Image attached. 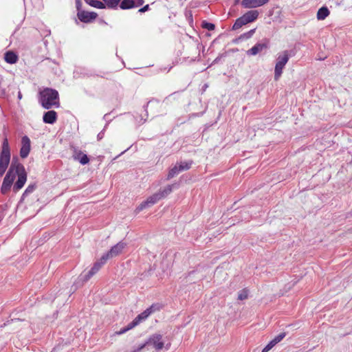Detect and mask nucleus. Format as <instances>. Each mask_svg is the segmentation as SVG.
<instances>
[{
	"instance_id": "b1692460",
	"label": "nucleus",
	"mask_w": 352,
	"mask_h": 352,
	"mask_svg": "<svg viewBox=\"0 0 352 352\" xmlns=\"http://www.w3.org/2000/svg\"><path fill=\"white\" fill-rule=\"evenodd\" d=\"M36 189V184H30L21 196V200H23L26 196L34 192Z\"/></svg>"
},
{
	"instance_id": "0eeeda50",
	"label": "nucleus",
	"mask_w": 352,
	"mask_h": 352,
	"mask_svg": "<svg viewBox=\"0 0 352 352\" xmlns=\"http://www.w3.org/2000/svg\"><path fill=\"white\" fill-rule=\"evenodd\" d=\"M159 308L157 305H153L142 313L139 314L132 322L135 323L137 326L141 321L146 319L152 313L157 310Z\"/></svg>"
},
{
	"instance_id": "aec40b11",
	"label": "nucleus",
	"mask_w": 352,
	"mask_h": 352,
	"mask_svg": "<svg viewBox=\"0 0 352 352\" xmlns=\"http://www.w3.org/2000/svg\"><path fill=\"white\" fill-rule=\"evenodd\" d=\"M135 327V323L131 322L129 324H127L126 327L122 328L120 330L116 331L115 333L117 335H122L127 332L128 331L132 329Z\"/></svg>"
},
{
	"instance_id": "c9c22d12",
	"label": "nucleus",
	"mask_w": 352,
	"mask_h": 352,
	"mask_svg": "<svg viewBox=\"0 0 352 352\" xmlns=\"http://www.w3.org/2000/svg\"><path fill=\"white\" fill-rule=\"evenodd\" d=\"M145 346H146V344H143L140 345V346H138L136 349H134L131 352H140Z\"/></svg>"
},
{
	"instance_id": "bb28decb",
	"label": "nucleus",
	"mask_w": 352,
	"mask_h": 352,
	"mask_svg": "<svg viewBox=\"0 0 352 352\" xmlns=\"http://www.w3.org/2000/svg\"><path fill=\"white\" fill-rule=\"evenodd\" d=\"M104 5H107V6L109 8H117L118 3L117 2V0H102Z\"/></svg>"
},
{
	"instance_id": "4468645a",
	"label": "nucleus",
	"mask_w": 352,
	"mask_h": 352,
	"mask_svg": "<svg viewBox=\"0 0 352 352\" xmlns=\"http://www.w3.org/2000/svg\"><path fill=\"white\" fill-rule=\"evenodd\" d=\"M126 244L123 242H119L114 246H113L111 250L107 252L110 257L112 258L113 257L119 255L123 249L125 248Z\"/></svg>"
},
{
	"instance_id": "5701e85b",
	"label": "nucleus",
	"mask_w": 352,
	"mask_h": 352,
	"mask_svg": "<svg viewBox=\"0 0 352 352\" xmlns=\"http://www.w3.org/2000/svg\"><path fill=\"white\" fill-rule=\"evenodd\" d=\"M179 172H181V170L179 168V166H177V164H176L174 167H173L169 170L168 174V177H167L168 179H170L173 178L176 175H177Z\"/></svg>"
},
{
	"instance_id": "ea45409f",
	"label": "nucleus",
	"mask_w": 352,
	"mask_h": 352,
	"mask_svg": "<svg viewBox=\"0 0 352 352\" xmlns=\"http://www.w3.org/2000/svg\"><path fill=\"white\" fill-rule=\"evenodd\" d=\"M290 52H291V56H292V55H294V53H292V51H291Z\"/></svg>"
},
{
	"instance_id": "dca6fc26",
	"label": "nucleus",
	"mask_w": 352,
	"mask_h": 352,
	"mask_svg": "<svg viewBox=\"0 0 352 352\" xmlns=\"http://www.w3.org/2000/svg\"><path fill=\"white\" fill-rule=\"evenodd\" d=\"M19 57L16 53L12 51H8L4 54V60L10 64H14L18 61Z\"/></svg>"
},
{
	"instance_id": "cd10ccee",
	"label": "nucleus",
	"mask_w": 352,
	"mask_h": 352,
	"mask_svg": "<svg viewBox=\"0 0 352 352\" xmlns=\"http://www.w3.org/2000/svg\"><path fill=\"white\" fill-rule=\"evenodd\" d=\"M201 27L210 31L214 30L215 28V25L214 23H209L206 21H202Z\"/></svg>"
},
{
	"instance_id": "423d86ee",
	"label": "nucleus",
	"mask_w": 352,
	"mask_h": 352,
	"mask_svg": "<svg viewBox=\"0 0 352 352\" xmlns=\"http://www.w3.org/2000/svg\"><path fill=\"white\" fill-rule=\"evenodd\" d=\"M162 199L160 195L157 192L152 195L148 197L146 201H143L140 206L137 208V210L141 211L146 208L150 207L155 204H156L159 200Z\"/></svg>"
},
{
	"instance_id": "412c9836",
	"label": "nucleus",
	"mask_w": 352,
	"mask_h": 352,
	"mask_svg": "<svg viewBox=\"0 0 352 352\" xmlns=\"http://www.w3.org/2000/svg\"><path fill=\"white\" fill-rule=\"evenodd\" d=\"M76 159L78 160L80 163L82 165L87 164L89 162V159L87 157L86 154H82L81 152H80L77 157H76Z\"/></svg>"
},
{
	"instance_id": "a211bd4d",
	"label": "nucleus",
	"mask_w": 352,
	"mask_h": 352,
	"mask_svg": "<svg viewBox=\"0 0 352 352\" xmlns=\"http://www.w3.org/2000/svg\"><path fill=\"white\" fill-rule=\"evenodd\" d=\"M256 29L250 30V31L242 34L240 36L234 41V43H237L239 41L247 40L250 38L255 32Z\"/></svg>"
},
{
	"instance_id": "7c9ffc66",
	"label": "nucleus",
	"mask_w": 352,
	"mask_h": 352,
	"mask_svg": "<svg viewBox=\"0 0 352 352\" xmlns=\"http://www.w3.org/2000/svg\"><path fill=\"white\" fill-rule=\"evenodd\" d=\"M286 336L285 333H280L278 336H276L274 339V342L278 344L279 342H280Z\"/></svg>"
},
{
	"instance_id": "f3484780",
	"label": "nucleus",
	"mask_w": 352,
	"mask_h": 352,
	"mask_svg": "<svg viewBox=\"0 0 352 352\" xmlns=\"http://www.w3.org/2000/svg\"><path fill=\"white\" fill-rule=\"evenodd\" d=\"M330 14L329 9L326 6L320 8L317 12L318 20L325 19Z\"/></svg>"
},
{
	"instance_id": "f8f14e48",
	"label": "nucleus",
	"mask_w": 352,
	"mask_h": 352,
	"mask_svg": "<svg viewBox=\"0 0 352 352\" xmlns=\"http://www.w3.org/2000/svg\"><path fill=\"white\" fill-rule=\"evenodd\" d=\"M102 266V265L99 261H96L94 264V266L86 274L80 275V280H82L83 282L87 281L91 276H93L99 271Z\"/></svg>"
},
{
	"instance_id": "393cba45",
	"label": "nucleus",
	"mask_w": 352,
	"mask_h": 352,
	"mask_svg": "<svg viewBox=\"0 0 352 352\" xmlns=\"http://www.w3.org/2000/svg\"><path fill=\"white\" fill-rule=\"evenodd\" d=\"M89 5L92 7L99 8V9H103L105 8V5L103 2L98 1V0H91L89 2Z\"/></svg>"
},
{
	"instance_id": "7ed1b4c3",
	"label": "nucleus",
	"mask_w": 352,
	"mask_h": 352,
	"mask_svg": "<svg viewBox=\"0 0 352 352\" xmlns=\"http://www.w3.org/2000/svg\"><path fill=\"white\" fill-rule=\"evenodd\" d=\"M10 149L8 140L6 137L3 139L1 151L0 152V177L6 171L10 162Z\"/></svg>"
},
{
	"instance_id": "2eb2a0df",
	"label": "nucleus",
	"mask_w": 352,
	"mask_h": 352,
	"mask_svg": "<svg viewBox=\"0 0 352 352\" xmlns=\"http://www.w3.org/2000/svg\"><path fill=\"white\" fill-rule=\"evenodd\" d=\"M268 47L267 43H256L254 46L247 51L249 56H255L258 53Z\"/></svg>"
},
{
	"instance_id": "4c0bfd02",
	"label": "nucleus",
	"mask_w": 352,
	"mask_h": 352,
	"mask_svg": "<svg viewBox=\"0 0 352 352\" xmlns=\"http://www.w3.org/2000/svg\"><path fill=\"white\" fill-rule=\"evenodd\" d=\"M271 348H272L273 346H274L276 343L274 342V340H271L268 344H267Z\"/></svg>"
},
{
	"instance_id": "c85d7f7f",
	"label": "nucleus",
	"mask_w": 352,
	"mask_h": 352,
	"mask_svg": "<svg viewBox=\"0 0 352 352\" xmlns=\"http://www.w3.org/2000/svg\"><path fill=\"white\" fill-rule=\"evenodd\" d=\"M248 290L243 289L239 292V295H238V299L241 300H245L248 298Z\"/></svg>"
},
{
	"instance_id": "e433bc0d",
	"label": "nucleus",
	"mask_w": 352,
	"mask_h": 352,
	"mask_svg": "<svg viewBox=\"0 0 352 352\" xmlns=\"http://www.w3.org/2000/svg\"><path fill=\"white\" fill-rule=\"evenodd\" d=\"M272 348L268 344H267L261 352H268Z\"/></svg>"
},
{
	"instance_id": "f704fd0d",
	"label": "nucleus",
	"mask_w": 352,
	"mask_h": 352,
	"mask_svg": "<svg viewBox=\"0 0 352 352\" xmlns=\"http://www.w3.org/2000/svg\"><path fill=\"white\" fill-rule=\"evenodd\" d=\"M107 126V125L105 126ZM106 128V127H104ZM105 129H104L101 132H100L98 135H97V138H98V140H102L104 137V131Z\"/></svg>"
},
{
	"instance_id": "a878e982",
	"label": "nucleus",
	"mask_w": 352,
	"mask_h": 352,
	"mask_svg": "<svg viewBox=\"0 0 352 352\" xmlns=\"http://www.w3.org/2000/svg\"><path fill=\"white\" fill-rule=\"evenodd\" d=\"M192 164V161H188V162H182L179 164V168H180L181 171L187 170L190 168Z\"/></svg>"
},
{
	"instance_id": "9d476101",
	"label": "nucleus",
	"mask_w": 352,
	"mask_h": 352,
	"mask_svg": "<svg viewBox=\"0 0 352 352\" xmlns=\"http://www.w3.org/2000/svg\"><path fill=\"white\" fill-rule=\"evenodd\" d=\"M148 344H152L157 350H161L164 346V342L162 340V336L160 334L153 335L146 342Z\"/></svg>"
},
{
	"instance_id": "1a4fd4ad",
	"label": "nucleus",
	"mask_w": 352,
	"mask_h": 352,
	"mask_svg": "<svg viewBox=\"0 0 352 352\" xmlns=\"http://www.w3.org/2000/svg\"><path fill=\"white\" fill-rule=\"evenodd\" d=\"M269 0H242L241 6L244 8H256L267 3Z\"/></svg>"
},
{
	"instance_id": "f257e3e1",
	"label": "nucleus",
	"mask_w": 352,
	"mask_h": 352,
	"mask_svg": "<svg viewBox=\"0 0 352 352\" xmlns=\"http://www.w3.org/2000/svg\"><path fill=\"white\" fill-rule=\"evenodd\" d=\"M27 181V173L24 166L19 162L18 157H13L10 166L3 179L1 192L7 194L13 185L12 190L14 192L20 190Z\"/></svg>"
},
{
	"instance_id": "f03ea898",
	"label": "nucleus",
	"mask_w": 352,
	"mask_h": 352,
	"mask_svg": "<svg viewBox=\"0 0 352 352\" xmlns=\"http://www.w3.org/2000/svg\"><path fill=\"white\" fill-rule=\"evenodd\" d=\"M39 96L40 103L44 109H50L52 107H59V95L56 89L45 88L40 91Z\"/></svg>"
},
{
	"instance_id": "6ab92c4d",
	"label": "nucleus",
	"mask_w": 352,
	"mask_h": 352,
	"mask_svg": "<svg viewBox=\"0 0 352 352\" xmlns=\"http://www.w3.org/2000/svg\"><path fill=\"white\" fill-rule=\"evenodd\" d=\"M120 8L122 10L134 8V2L133 0H122L120 4Z\"/></svg>"
},
{
	"instance_id": "2f4dec72",
	"label": "nucleus",
	"mask_w": 352,
	"mask_h": 352,
	"mask_svg": "<svg viewBox=\"0 0 352 352\" xmlns=\"http://www.w3.org/2000/svg\"><path fill=\"white\" fill-rule=\"evenodd\" d=\"M134 2V7H138L144 3V0H133Z\"/></svg>"
},
{
	"instance_id": "6e6552de",
	"label": "nucleus",
	"mask_w": 352,
	"mask_h": 352,
	"mask_svg": "<svg viewBox=\"0 0 352 352\" xmlns=\"http://www.w3.org/2000/svg\"><path fill=\"white\" fill-rule=\"evenodd\" d=\"M30 138L27 135L23 136L21 139V147L20 149V156L22 158L24 159L28 156L30 151Z\"/></svg>"
},
{
	"instance_id": "9b49d317",
	"label": "nucleus",
	"mask_w": 352,
	"mask_h": 352,
	"mask_svg": "<svg viewBox=\"0 0 352 352\" xmlns=\"http://www.w3.org/2000/svg\"><path fill=\"white\" fill-rule=\"evenodd\" d=\"M78 19L84 23H89L94 20L98 14L94 12L79 11L77 14Z\"/></svg>"
},
{
	"instance_id": "20e7f679",
	"label": "nucleus",
	"mask_w": 352,
	"mask_h": 352,
	"mask_svg": "<svg viewBox=\"0 0 352 352\" xmlns=\"http://www.w3.org/2000/svg\"><path fill=\"white\" fill-rule=\"evenodd\" d=\"M291 56V52L288 50H284L278 54L276 63L274 68V80H278L282 73L283 70L287 63L289 57Z\"/></svg>"
},
{
	"instance_id": "72a5a7b5",
	"label": "nucleus",
	"mask_w": 352,
	"mask_h": 352,
	"mask_svg": "<svg viewBox=\"0 0 352 352\" xmlns=\"http://www.w3.org/2000/svg\"><path fill=\"white\" fill-rule=\"evenodd\" d=\"M148 9H149V5L147 4V5L144 6H143L142 8H141L139 10V12L143 13V12H145L147 10H148Z\"/></svg>"
},
{
	"instance_id": "4be33fe9",
	"label": "nucleus",
	"mask_w": 352,
	"mask_h": 352,
	"mask_svg": "<svg viewBox=\"0 0 352 352\" xmlns=\"http://www.w3.org/2000/svg\"><path fill=\"white\" fill-rule=\"evenodd\" d=\"M172 185H168L166 187H165L163 190H159L158 193L160 195L162 199L166 197L172 192Z\"/></svg>"
},
{
	"instance_id": "473e14b6",
	"label": "nucleus",
	"mask_w": 352,
	"mask_h": 352,
	"mask_svg": "<svg viewBox=\"0 0 352 352\" xmlns=\"http://www.w3.org/2000/svg\"><path fill=\"white\" fill-rule=\"evenodd\" d=\"M81 6H82V3H81L80 0H76V7L78 12L81 11L80 10Z\"/></svg>"
},
{
	"instance_id": "ddd939ff",
	"label": "nucleus",
	"mask_w": 352,
	"mask_h": 352,
	"mask_svg": "<svg viewBox=\"0 0 352 352\" xmlns=\"http://www.w3.org/2000/svg\"><path fill=\"white\" fill-rule=\"evenodd\" d=\"M57 113L54 110L45 112L43 116V120L46 124H54L56 122Z\"/></svg>"
},
{
	"instance_id": "39448f33",
	"label": "nucleus",
	"mask_w": 352,
	"mask_h": 352,
	"mask_svg": "<svg viewBox=\"0 0 352 352\" xmlns=\"http://www.w3.org/2000/svg\"><path fill=\"white\" fill-rule=\"evenodd\" d=\"M259 12L256 10H251L245 12L243 16L238 18L234 25L232 30H236L241 28L243 25L256 21L258 16Z\"/></svg>"
},
{
	"instance_id": "c756f323",
	"label": "nucleus",
	"mask_w": 352,
	"mask_h": 352,
	"mask_svg": "<svg viewBox=\"0 0 352 352\" xmlns=\"http://www.w3.org/2000/svg\"><path fill=\"white\" fill-rule=\"evenodd\" d=\"M111 258L109 254L107 252L106 254H103L100 259L98 261L102 265L109 260Z\"/></svg>"
},
{
	"instance_id": "a19ab883",
	"label": "nucleus",
	"mask_w": 352,
	"mask_h": 352,
	"mask_svg": "<svg viewBox=\"0 0 352 352\" xmlns=\"http://www.w3.org/2000/svg\"><path fill=\"white\" fill-rule=\"evenodd\" d=\"M121 0H117V2L119 3V2Z\"/></svg>"
},
{
	"instance_id": "58836bf2",
	"label": "nucleus",
	"mask_w": 352,
	"mask_h": 352,
	"mask_svg": "<svg viewBox=\"0 0 352 352\" xmlns=\"http://www.w3.org/2000/svg\"><path fill=\"white\" fill-rule=\"evenodd\" d=\"M21 98H22V94H21V93L19 91V92L18 93V98H19V99H21Z\"/></svg>"
}]
</instances>
